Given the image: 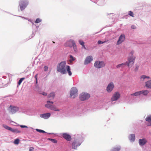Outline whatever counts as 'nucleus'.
Instances as JSON below:
<instances>
[{
    "instance_id": "obj_43",
    "label": "nucleus",
    "mask_w": 151,
    "mask_h": 151,
    "mask_svg": "<svg viewBox=\"0 0 151 151\" xmlns=\"http://www.w3.org/2000/svg\"><path fill=\"white\" fill-rule=\"evenodd\" d=\"M45 68V71H46L48 69V67L46 66H45L44 67Z\"/></svg>"
},
{
    "instance_id": "obj_7",
    "label": "nucleus",
    "mask_w": 151,
    "mask_h": 151,
    "mask_svg": "<svg viewBox=\"0 0 151 151\" xmlns=\"http://www.w3.org/2000/svg\"><path fill=\"white\" fill-rule=\"evenodd\" d=\"M105 63L104 62L99 61L95 62L94 64L95 67L97 68H102L105 66Z\"/></svg>"
},
{
    "instance_id": "obj_17",
    "label": "nucleus",
    "mask_w": 151,
    "mask_h": 151,
    "mask_svg": "<svg viewBox=\"0 0 151 151\" xmlns=\"http://www.w3.org/2000/svg\"><path fill=\"white\" fill-rule=\"evenodd\" d=\"M139 142L140 145H143L147 142V141L145 139H139Z\"/></svg>"
},
{
    "instance_id": "obj_8",
    "label": "nucleus",
    "mask_w": 151,
    "mask_h": 151,
    "mask_svg": "<svg viewBox=\"0 0 151 151\" xmlns=\"http://www.w3.org/2000/svg\"><path fill=\"white\" fill-rule=\"evenodd\" d=\"M3 127L6 129L9 130L13 133H19L21 132V131L17 129H14L8 126L7 125H3Z\"/></svg>"
},
{
    "instance_id": "obj_5",
    "label": "nucleus",
    "mask_w": 151,
    "mask_h": 151,
    "mask_svg": "<svg viewBox=\"0 0 151 151\" xmlns=\"http://www.w3.org/2000/svg\"><path fill=\"white\" fill-rule=\"evenodd\" d=\"M78 90L75 87L72 88L70 92V96L72 98H74L78 95Z\"/></svg>"
},
{
    "instance_id": "obj_38",
    "label": "nucleus",
    "mask_w": 151,
    "mask_h": 151,
    "mask_svg": "<svg viewBox=\"0 0 151 151\" xmlns=\"http://www.w3.org/2000/svg\"><path fill=\"white\" fill-rule=\"evenodd\" d=\"M139 68V66L137 65L136 66V67H135V68L134 70V71L136 72L137 71V70H138V68Z\"/></svg>"
},
{
    "instance_id": "obj_32",
    "label": "nucleus",
    "mask_w": 151,
    "mask_h": 151,
    "mask_svg": "<svg viewBox=\"0 0 151 151\" xmlns=\"http://www.w3.org/2000/svg\"><path fill=\"white\" fill-rule=\"evenodd\" d=\"M49 140H50L52 142L54 143H57V141L56 140L53 139H49Z\"/></svg>"
},
{
    "instance_id": "obj_20",
    "label": "nucleus",
    "mask_w": 151,
    "mask_h": 151,
    "mask_svg": "<svg viewBox=\"0 0 151 151\" xmlns=\"http://www.w3.org/2000/svg\"><path fill=\"white\" fill-rule=\"evenodd\" d=\"M145 85L147 87L151 88V80L146 82Z\"/></svg>"
},
{
    "instance_id": "obj_6",
    "label": "nucleus",
    "mask_w": 151,
    "mask_h": 151,
    "mask_svg": "<svg viewBox=\"0 0 151 151\" xmlns=\"http://www.w3.org/2000/svg\"><path fill=\"white\" fill-rule=\"evenodd\" d=\"M90 97V95L89 94L85 92H83L81 93L80 96V99L82 101L87 100Z\"/></svg>"
},
{
    "instance_id": "obj_41",
    "label": "nucleus",
    "mask_w": 151,
    "mask_h": 151,
    "mask_svg": "<svg viewBox=\"0 0 151 151\" xmlns=\"http://www.w3.org/2000/svg\"><path fill=\"white\" fill-rule=\"evenodd\" d=\"M34 150V148L32 147H30L29 149V151H33Z\"/></svg>"
},
{
    "instance_id": "obj_13",
    "label": "nucleus",
    "mask_w": 151,
    "mask_h": 151,
    "mask_svg": "<svg viewBox=\"0 0 151 151\" xmlns=\"http://www.w3.org/2000/svg\"><path fill=\"white\" fill-rule=\"evenodd\" d=\"M114 87V86L113 83L112 82H111L108 84L106 90L107 92H110L112 91Z\"/></svg>"
},
{
    "instance_id": "obj_36",
    "label": "nucleus",
    "mask_w": 151,
    "mask_h": 151,
    "mask_svg": "<svg viewBox=\"0 0 151 151\" xmlns=\"http://www.w3.org/2000/svg\"><path fill=\"white\" fill-rule=\"evenodd\" d=\"M129 14L131 16L134 17L133 13L132 11H129Z\"/></svg>"
},
{
    "instance_id": "obj_16",
    "label": "nucleus",
    "mask_w": 151,
    "mask_h": 151,
    "mask_svg": "<svg viewBox=\"0 0 151 151\" xmlns=\"http://www.w3.org/2000/svg\"><path fill=\"white\" fill-rule=\"evenodd\" d=\"M63 137L67 141H70L71 140V136L67 133H63Z\"/></svg>"
},
{
    "instance_id": "obj_42",
    "label": "nucleus",
    "mask_w": 151,
    "mask_h": 151,
    "mask_svg": "<svg viewBox=\"0 0 151 151\" xmlns=\"http://www.w3.org/2000/svg\"><path fill=\"white\" fill-rule=\"evenodd\" d=\"M41 94H42L44 96H46L47 94V93L45 92H42V93H41Z\"/></svg>"
},
{
    "instance_id": "obj_25",
    "label": "nucleus",
    "mask_w": 151,
    "mask_h": 151,
    "mask_svg": "<svg viewBox=\"0 0 151 151\" xmlns=\"http://www.w3.org/2000/svg\"><path fill=\"white\" fill-rule=\"evenodd\" d=\"M78 41L79 44L81 45L85 49H86V48L84 45V42L83 41L81 40H79Z\"/></svg>"
},
{
    "instance_id": "obj_26",
    "label": "nucleus",
    "mask_w": 151,
    "mask_h": 151,
    "mask_svg": "<svg viewBox=\"0 0 151 151\" xmlns=\"http://www.w3.org/2000/svg\"><path fill=\"white\" fill-rule=\"evenodd\" d=\"M145 120L148 122H151V116H149L145 119Z\"/></svg>"
},
{
    "instance_id": "obj_1",
    "label": "nucleus",
    "mask_w": 151,
    "mask_h": 151,
    "mask_svg": "<svg viewBox=\"0 0 151 151\" xmlns=\"http://www.w3.org/2000/svg\"><path fill=\"white\" fill-rule=\"evenodd\" d=\"M57 70L60 73L63 74H66L67 73L69 76L72 75V73L70 71V66L66 65L65 61L61 62L58 64L57 67Z\"/></svg>"
},
{
    "instance_id": "obj_47",
    "label": "nucleus",
    "mask_w": 151,
    "mask_h": 151,
    "mask_svg": "<svg viewBox=\"0 0 151 151\" xmlns=\"http://www.w3.org/2000/svg\"><path fill=\"white\" fill-rule=\"evenodd\" d=\"M53 43H55V42L54 41H53L52 42Z\"/></svg>"
},
{
    "instance_id": "obj_27",
    "label": "nucleus",
    "mask_w": 151,
    "mask_h": 151,
    "mask_svg": "<svg viewBox=\"0 0 151 151\" xmlns=\"http://www.w3.org/2000/svg\"><path fill=\"white\" fill-rule=\"evenodd\" d=\"M70 62H72L73 61H74L75 60V58H74L72 55H70Z\"/></svg>"
},
{
    "instance_id": "obj_24",
    "label": "nucleus",
    "mask_w": 151,
    "mask_h": 151,
    "mask_svg": "<svg viewBox=\"0 0 151 151\" xmlns=\"http://www.w3.org/2000/svg\"><path fill=\"white\" fill-rule=\"evenodd\" d=\"M129 139L132 141H134L135 140V136L134 134H131L129 137Z\"/></svg>"
},
{
    "instance_id": "obj_19",
    "label": "nucleus",
    "mask_w": 151,
    "mask_h": 151,
    "mask_svg": "<svg viewBox=\"0 0 151 151\" xmlns=\"http://www.w3.org/2000/svg\"><path fill=\"white\" fill-rule=\"evenodd\" d=\"M140 94H142L144 96H147L149 93V91L147 90H142L140 91Z\"/></svg>"
},
{
    "instance_id": "obj_9",
    "label": "nucleus",
    "mask_w": 151,
    "mask_h": 151,
    "mask_svg": "<svg viewBox=\"0 0 151 151\" xmlns=\"http://www.w3.org/2000/svg\"><path fill=\"white\" fill-rule=\"evenodd\" d=\"M120 96V95L119 92H115L111 98V100L112 101H116L119 98Z\"/></svg>"
},
{
    "instance_id": "obj_45",
    "label": "nucleus",
    "mask_w": 151,
    "mask_h": 151,
    "mask_svg": "<svg viewBox=\"0 0 151 151\" xmlns=\"http://www.w3.org/2000/svg\"><path fill=\"white\" fill-rule=\"evenodd\" d=\"M147 126H150V124H149V123H148L147 124Z\"/></svg>"
},
{
    "instance_id": "obj_15",
    "label": "nucleus",
    "mask_w": 151,
    "mask_h": 151,
    "mask_svg": "<svg viewBox=\"0 0 151 151\" xmlns=\"http://www.w3.org/2000/svg\"><path fill=\"white\" fill-rule=\"evenodd\" d=\"M93 60L92 57L91 56H89L87 57L84 62L85 64H87L90 63Z\"/></svg>"
},
{
    "instance_id": "obj_12",
    "label": "nucleus",
    "mask_w": 151,
    "mask_h": 151,
    "mask_svg": "<svg viewBox=\"0 0 151 151\" xmlns=\"http://www.w3.org/2000/svg\"><path fill=\"white\" fill-rule=\"evenodd\" d=\"M81 143L79 142L78 140H75L72 143V148L76 149L78 146L81 145Z\"/></svg>"
},
{
    "instance_id": "obj_40",
    "label": "nucleus",
    "mask_w": 151,
    "mask_h": 151,
    "mask_svg": "<svg viewBox=\"0 0 151 151\" xmlns=\"http://www.w3.org/2000/svg\"><path fill=\"white\" fill-rule=\"evenodd\" d=\"M131 28L132 29H135L136 28V27L134 25H132L131 26Z\"/></svg>"
},
{
    "instance_id": "obj_21",
    "label": "nucleus",
    "mask_w": 151,
    "mask_h": 151,
    "mask_svg": "<svg viewBox=\"0 0 151 151\" xmlns=\"http://www.w3.org/2000/svg\"><path fill=\"white\" fill-rule=\"evenodd\" d=\"M55 96V93H51L48 95V98H50V99H53L54 98Z\"/></svg>"
},
{
    "instance_id": "obj_14",
    "label": "nucleus",
    "mask_w": 151,
    "mask_h": 151,
    "mask_svg": "<svg viewBox=\"0 0 151 151\" xmlns=\"http://www.w3.org/2000/svg\"><path fill=\"white\" fill-rule=\"evenodd\" d=\"M75 43L74 40H70L65 43V45L66 46L71 47L73 45H75Z\"/></svg>"
},
{
    "instance_id": "obj_35",
    "label": "nucleus",
    "mask_w": 151,
    "mask_h": 151,
    "mask_svg": "<svg viewBox=\"0 0 151 151\" xmlns=\"http://www.w3.org/2000/svg\"><path fill=\"white\" fill-rule=\"evenodd\" d=\"M107 41H105L104 42H102L100 40H99L98 42V44H101L104 43L106 42Z\"/></svg>"
},
{
    "instance_id": "obj_44",
    "label": "nucleus",
    "mask_w": 151,
    "mask_h": 151,
    "mask_svg": "<svg viewBox=\"0 0 151 151\" xmlns=\"http://www.w3.org/2000/svg\"><path fill=\"white\" fill-rule=\"evenodd\" d=\"M37 75L38 74H36L35 76V78L36 79V80H37Z\"/></svg>"
},
{
    "instance_id": "obj_28",
    "label": "nucleus",
    "mask_w": 151,
    "mask_h": 151,
    "mask_svg": "<svg viewBox=\"0 0 151 151\" xmlns=\"http://www.w3.org/2000/svg\"><path fill=\"white\" fill-rule=\"evenodd\" d=\"M126 65L125 63L119 64L117 65L116 67L117 68H119L120 67H122L123 65Z\"/></svg>"
},
{
    "instance_id": "obj_39",
    "label": "nucleus",
    "mask_w": 151,
    "mask_h": 151,
    "mask_svg": "<svg viewBox=\"0 0 151 151\" xmlns=\"http://www.w3.org/2000/svg\"><path fill=\"white\" fill-rule=\"evenodd\" d=\"M20 127L22 128H28V127L25 125H21L20 126Z\"/></svg>"
},
{
    "instance_id": "obj_34",
    "label": "nucleus",
    "mask_w": 151,
    "mask_h": 151,
    "mask_svg": "<svg viewBox=\"0 0 151 151\" xmlns=\"http://www.w3.org/2000/svg\"><path fill=\"white\" fill-rule=\"evenodd\" d=\"M41 21V20L37 18L36 19V20L35 21V23H38L40 22Z\"/></svg>"
},
{
    "instance_id": "obj_37",
    "label": "nucleus",
    "mask_w": 151,
    "mask_h": 151,
    "mask_svg": "<svg viewBox=\"0 0 151 151\" xmlns=\"http://www.w3.org/2000/svg\"><path fill=\"white\" fill-rule=\"evenodd\" d=\"M72 47H73L74 51H76V50H77V48H76V45L75 43V45H73Z\"/></svg>"
},
{
    "instance_id": "obj_46",
    "label": "nucleus",
    "mask_w": 151,
    "mask_h": 151,
    "mask_svg": "<svg viewBox=\"0 0 151 151\" xmlns=\"http://www.w3.org/2000/svg\"><path fill=\"white\" fill-rule=\"evenodd\" d=\"M36 83H37V80H36Z\"/></svg>"
},
{
    "instance_id": "obj_48",
    "label": "nucleus",
    "mask_w": 151,
    "mask_h": 151,
    "mask_svg": "<svg viewBox=\"0 0 151 151\" xmlns=\"http://www.w3.org/2000/svg\"><path fill=\"white\" fill-rule=\"evenodd\" d=\"M150 126H151V123H150Z\"/></svg>"
},
{
    "instance_id": "obj_33",
    "label": "nucleus",
    "mask_w": 151,
    "mask_h": 151,
    "mask_svg": "<svg viewBox=\"0 0 151 151\" xmlns=\"http://www.w3.org/2000/svg\"><path fill=\"white\" fill-rule=\"evenodd\" d=\"M36 130L37 132H39L40 133H45V131H44V130H41V129H36Z\"/></svg>"
},
{
    "instance_id": "obj_31",
    "label": "nucleus",
    "mask_w": 151,
    "mask_h": 151,
    "mask_svg": "<svg viewBox=\"0 0 151 151\" xmlns=\"http://www.w3.org/2000/svg\"><path fill=\"white\" fill-rule=\"evenodd\" d=\"M25 78H21L19 81L18 82V85H20L22 82V81Z\"/></svg>"
},
{
    "instance_id": "obj_22",
    "label": "nucleus",
    "mask_w": 151,
    "mask_h": 151,
    "mask_svg": "<svg viewBox=\"0 0 151 151\" xmlns=\"http://www.w3.org/2000/svg\"><path fill=\"white\" fill-rule=\"evenodd\" d=\"M146 78L149 79L150 78V77L149 76L143 75L141 76L140 79L141 81H144Z\"/></svg>"
},
{
    "instance_id": "obj_4",
    "label": "nucleus",
    "mask_w": 151,
    "mask_h": 151,
    "mask_svg": "<svg viewBox=\"0 0 151 151\" xmlns=\"http://www.w3.org/2000/svg\"><path fill=\"white\" fill-rule=\"evenodd\" d=\"M46 107L50 109L51 110L55 111H59V110L57 109L53 105V102L48 101L47 102V104L45 105Z\"/></svg>"
},
{
    "instance_id": "obj_29",
    "label": "nucleus",
    "mask_w": 151,
    "mask_h": 151,
    "mask_svg": "<svg viewBox=\"0 0 151 151\" xmlns=\"http://www.w3.org/2000/svg\"><path fill=\"white\" fill-rule=\"evenodd\" d=\"M19 142V140L18 139H17L14 141V143L16 144H18Z\"/></svg>"
},
{
    "instance_id": "obj_3",
    "label": "nucleus",
    "mask_w": 151,
    "mask_h": 151,
    "mask_svg": "<svg viewBox=\"0 0 151 151\" xmlns=\"http://www.w3.org/2000/svg\"><path fill=\"white\" fill-rule=\"evenodd\" d=\"M28 4L27 0H22L19 2V5L21 11L24 10L27 7Z\"/></svg>"
},
{
    "instance_id": "obj_18",
    "label": "nucleus",
    "mask_w": 151,
    "mask_h": 151,
    "mask_svg": "<svg viewBox=\"0 0 151 151\" xmlns=\"http://www.w3.org/2000/svg\"><path fill=\"white\" fill-rule=\"evenodd\" d=\"M50 116V114H41L40 116L44 119H46L48 118Z\"/></svg>"
},
{
    "instance_id": "obj_30",
    "label": "nucleus",
    "mask_w": 151,
    "mask_h": 151,
    "mask_svg": "<svg viewBox=\"0 0 151 151\" xmlns=\"http://www.w3.org/2000/svg\"><path fill=\"white\" fill-rule=\"evenodd\" d=\"M120 149V147H117L113 148L111 151H119Z\"/></svg>"
},
{
    "instance_id": "obj_10",
    "label": "nucleus",
    "mask_w": 151,
    "mask_h": 151,
    "mask_svg": "<svg viewBox=\"0 0 151 151\" xmlns=\"http://www.w3.org/2000/svg\"><path fill=\"white\" fill-rule=\"evenodd\" d=\"M9 109L11 112L13 113L16 112L19 110V108L18 107L12 105L10 106Z\"/></svg>"
},
{
    "instance_id": "obj_2",
    "label": "nucleus",
    "mask_w": 151,
    "mask_h": 151,
    "mask_svg": "<svg viewBox=\"0 0 151 151\" xmlns=\"http://www.w3.org/2000/svg\"><path fill=\"white\" fill-rule=\"evenodd\" d=\"M134 52L133 51H131L129 54V56L128 59V61L125 63L126 64H127L129 67H131L134 63L136 57L133 55Z\"/></svg>"
},
{
    "instance_id": "obj_23",
    "label": "nucleus",
    "mask_w": 151,
    "mask_h": 151,
    "mask_svg": "<svg viewBox=\"0 0 151 151\" xmlns=\"http://www.w3.org/2000/svg\"><path fill=\"white\" fill-rule=\"evenodd\" d=\"M140 91H137L133 93H132L130 95L131 96H140Z\"/></svg>"
},
{
    "instance_id": "obj_11",
    "label": "nucleus",
    "mask_w": 151,
    "mask_h": 151,
    "mask_svg": "<svg viewBox=\"0 0 151 151\" xmlns=\"http://www.w3.org/2000/svg\"><path fill=\"white\" fill-rule=\"evenodd\" d=\"M125 39V36L124 35H121L119 37L117 42V45H119L123 42Z\"/></svg>"
}]
</instances>
